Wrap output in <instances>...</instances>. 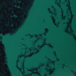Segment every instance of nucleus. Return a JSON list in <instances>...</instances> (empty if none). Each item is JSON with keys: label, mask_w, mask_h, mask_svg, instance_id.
Instances as JSON below:
<instances>
[{"label": "nucleus", "mask_w": 76, "mask_h": 76, "mask_svg": "<svg viewBox=\"0 0 76 76\" xmlns=\"http://www.w3.org/2000/svg\"><path fill=\"white\" fill-rule=\"evenodd\" d=\"M1 42H2V41H1Z\"/></svg>", "instance_id": "42"}, {"label": "nucleus", "mask_w": 76, "mask_h": 76, "mask_svg": "<svg viewBox=\"0 0 76 76\" xmlns=\"http://www.w3.org/2000/svg\"><path fill=\"white\" fill-rule=\"evenodd\" d=\"M16 66L17 67L18 69H19V67L18 66V64H17Z\"/></svg>", "instance_id": "10"}, {"label": "nucleus", "mask_w": 76, "mask_h": 76, "mask_svg": "<svg viewBox=\"0 0 76 76\" xmlns=\"http://www.w3.org/2000/svg\"><path fill=\"white\" fill-rule=\"evenodd\" d=\"M5 62H6V63H7V61H5Z\"/></svg>", "instance_id": "47"}, {"label": "nucleus", "mask_w": 76, "mask_h": 76, "mask_svg": "<svg viewBox=\"0 0 76 76\" xmlns=\"http://www.w3.org/2000/svg\"><path fill=\"white\" fill-rule=\"evenodd\" d=\"M1 15H2V16H4V15L3 14V13H2Z\"/></svg>", "instance_id": "23"}, {"label": "nucleus", "mask_w": 76, "mask_h": 76, "mask_svg": "<svg viewBox=\"0 0 76 76\" xmlns=\"http://www.w3.org/2000/svg\"><path fill=\"white\" fill-rule=\"evenodd\" d=\"M45 32H47V31H48V29L47 30V29H45Z\"/></svg>", "instance_id": "11"}, {"label": "nucleus", "mask_w": 76, "mask_h": 76, "mask_svg": "<svg viewBox=\"0 0 76 76\" xmlns=\"http://www.w3.org/2000/svg\"><path fill=\"white\" fill-rule=\"evenodd\" d=\"M56 1H57V0H56Z\"/></svg>", "instance_id": "54"}, {"label": "nucleus", "mask_w": 76, "mask_h": 76, "mask_svg": "<svg viewBox=\"0 0 76 76\" xmlns=\"http://www.w3.org/2000/svg\"><path fill=\"white\" fill-rule=\"evenodd\" d=\"M11 21H13V20H12Z\"/></svg>", "instance_id": "49"}, {"label": "nucleus", "mask_w": 76, "mask_h": 76, "mask_svg": "<svg viewBox=\"0 0 76 76\" xmlns=\"http://www.w3.org/2000/svg\"><path fill=\"white\" fill-rule=\"evenodd\" d=\"M52 18H53H53H54V17H52Z\"/></svg>", "instance_id": "45"}, {"label": "nucleus", "mask_w": 76, "mask_h": 76, "mask_svg": "<svg viewBox=\"0 0 76 76\" xmlns=\"http://www.w3.org/2000/svg\"><path fill=\"white\" fill-rule=\"evenodd\" d=\"M60 23V22H58V23Z\"/></svg>", "instance_id": "36"}, {"label": "nucleus", "mask_w": 76, "mask_h": 76, "mask_svg": "<svg viewBox=\"0 0 76 76\" xmlns=\"http://www.w3.org/2000/svg\"><path fill=\"white\" fill-rule=\"evenodd\" d=\"M32 54H33V53H31V54H29L28 55L26 56V57H31V56H32Z\"/></svg>", "instance_id": "2"}, {"label": "nucleus", "mask_w": 76, "mask_h": 76, "mask_svg": "<svg viewBox=\"0 0 76 76\" xmlns=\"http://www.w3.org/2000/svg\"><path fill=\"white\" fill-rule=\"evenodd\" d=\"M48 60H50V58L48 59Z\"/></svg>", "instance_id": "32"}, {"label": "nucleus", "mask_w": 76, "mask_h": 76, "mask_svg": "<svg viewBox=\"0 0 76 76\" xmlns=\"http://www.w3.org/2000/svg\"><path fill=\"white\" fill-rule=\"evenodd\" d=\"M57 60L58 61H59V59L57 58Z\"/></svg>", "instance_id": "21"}, {"label": "nucleus", "mask_w": 76, "mask_h": 76, "mask_svg": "<svg viewBox=\"0 0 76 76\" xmlns=\"http://www.w3.org/2000/svg\"><path fill=\"white\" fill-rule=\"evenodd\" d=\"M28 76H29V74H28Z\"/></svg>", "instance_id": "62"}, {"label": "nucleus", "mask_w": 76, "mask_h": 76, "mask_svg": "<svg viewBox=\"0 0 76 76\" xmlns=\"http://www.w3.org/2000/svg\"><path fill=\"white\" fill-rule=\"evenodd\" d=\"M48 10H49V11H50H50L51 10V9H50L48 8Z\"/></svg>", "instance_id": "8"}, {"label": "nucleus", "mask_w": 76, "mask_h": 76, "mask_svg": "<svg viewBox=\"0 0 76 76\" xmlns=\"http://www.w3.org/2000/svg\"><path fill=\"white\" fill-rule=\"evenodd\" d=\"M0 38V39H2V37H1Z\"/></svg>", "instance_id": "17"}, {"label": "nucleus", "mask_w": 76, "mask_h": 76, "mask_svg": "<svg viewBox=\"0 0 76 76\" xmlns=\"http://www.w3.org/2000/svg\"><path fill=\"white\" fill-rule=\"evenodd\" d=\"M58 6H59V7H61V5H59V4H58Z\"/></svg>", "instance_id": "13"}, {"label": "nucleus", "mask_w": 76, "mask_h": 76, "mask_svg": "<svg viewBox=\"0 0 76 76\" xmlns=\"http://www.w3.org/2000/svg\"><path fill=\"white\" fill-rule=\"evenodd\" d=\"M23 66H24V64H23Z\"/></svg>", "instance_id": "46"}, {"label": "nucleus", "mask_w": 76, "mask_h": 76, "mask_svg": "<svg viewBox=\"0 0 76 76\" xmlns=\"http://www.w3.org/2000/svg\"><path fill=\"white\" fill-rule=\"evenodd\" d=\"M7 70L8 71H9V70H10V69L8 68H7Z\"/></svg>", "instance_id": "5"}, {"label": "nucleus", "mask_w": 76, "mask_h": 76, "mask_svg": "<svg viewBox=\"0 0 76 76\" xmlns=\"http://www.w3.org/2000/svg\"><path fill=\"white\" fill-rule=\"evenodd\" d=\"M3 47H4V50H5V48H4V45H3Z\"/></svg>", "instance_id": "7"}, {"label": "nucleus", "mask_w": 76, "mask_h": 76, "mask_svg": "<svg viewBox=\"0 0 76 76\" xmlns=\"http://www.w3.org/2000/svg\"><path fill=\"white\" fill-rule=\"evenodd\" d=\"M65 1H67V0H65Z\"/></svg>", "instance_id": "26"}, {"label": "nucleus", "mask_w": 76, "mask_h": 76, "mask_svg": "<svg viewBox=\"0 0 76 76\" xmlns=\"http://www.w3.org/2000/svg\"><path fill=\"white\" fill-rule=\"evenodd\" d=\"M72 32H73V30H72Z\"/></svg>", "instance_id": "33"}, {"label": "nucleus", "mask_w": 76, "mask_h": 76, "mask_svg": "<svg viewBox=\"0 0 76 76\" xmlns=\"http://www.w3.org/2000/svg\"><path fill=\"white\" fill-rule=\"evenodd\" d=\"M38 74H39V76H41V75L40 74L38 73Z\"/></svg>", "instance_id": "19"}, {"label": "nucleus", "mask_w": 76, "mask_h": 76, "mask_svg": "<svg viewBox=\"0 0 76 76\" xmlns=\"http://www.w3.org/2000/svg\"><path fill=\"white\" fill-rule=\"evenodd\" d=\"M18 13H19V12H18Z\"/></svg>", "instance_id": "64"}, {"label": "nucleus", "mask_w": 76, "mask_h": 76, "mask_svg": "<svg viewBox=\"0 0 76 76\" xmlns=\"http://www.w3.org/2000/svg\"><path fill=\"white\" fill-rule=\"evenodd\" d=\"M3 3H4V4H5V2H4Z\"/></svg>", "instance_id": "37"}, {"label": "nucleus", "mask_w": 76, "mask_h": 76, "mask_svg": "<svg viewBox=\"0 0 76 76\" xmlns=\"http://www.w3.org/2000/svg\"><path fill=\"white\" fill-rule=\"evenodd\" d=\"M20 57H22V56H21V55H20Z\"/></svg>", "instance_id": "38"}, {"label": "nucleus", "mask_w": 76, "mask_h": 76, "mask_svg": "<svg viewBox=\"0 0 76 76\" xmlns=\"http://www.w3.org/2000/svg\"><path fill=\"white\" fill-rule=\"evenodd\" d=\"M32 2L31 3V5H30V6H32Z\"/></svg>", "instance_id": "12"}, {"label": "nucleus", "mask_w": 76, "mask_h": 76, "mask_svg": "<svg viewBox=\"0 0 76 76\" xmlns=\"http://www.w3.org/2000/svg\"><path fill=\"white\" fill-rule=\"evenodd\" d=\"M69 26H71V25H69Z\"/></svg>", "instance_id": "61"}, {"label": "nucleus", "mask_w": 76, "mask_h": 76, "mask_svg": "<svg viewBox=\"0 0 76 76\" xmlns=\"http://www.w3.org/2000/svg\"><path fill=\"white\" fill-rule=\"evenodd\" d=\"M44 42L43 43V45H42L41 46V47H43V46H44L45 45H47V44H46V43L45 42V40H44Z\"/></svg>", "instance_id": "3"}, {"label": "nucleus", "mask_w": 76, "mask_h": 76, "mask_svg": "<svg viewBox=\"0 0 76 76\" xmlns=\"http://www.w3.org/2000/svg\"><path fill=\"white\" fill-rule=\"evenodd\" d=\"M20 70H21V69H20Z\"/></svg>", "instance_id": "57"}, {"label": "nucleus", "mask_w": 76, "mask_h": 76, "mask_svg": "<svg viewBox=\"0 0 76 76\" xmlns=\"http://www.w3.org/2000/svg\"><path fill=\"white\" fill-rule=\"evenodd\" d=\"M16 29L17 30H18V29H19V28H18L17 27H16Z\"/></svg>", "instance_id": "14"}, {"label": "nucleus", "mask_w": 76, "mask_h": 76, "mask_svg": "<svg viewBox=\"0 0 76 76\" xmlns=\"http://www.w3.org/2000/svg\"><path fill=\"white\" fill-rule=\"evenodd\" d=\"M15 15H16V14H15Z\"/></svg>", "instance_id": "60"}, {"label": "nucleus", "mask_w": 76, "mask_h": 76, "mask_svg": "<svg viewBox=\"0 0 76 76\" xmlns=\"http://www.w3.org/2000/svg\"><path fill=\"white\" fill-rule=\"evenodd\" d=\"M15 18H16V16H15Z\"/></svg>", "instance_id": "53"}, {"label": "nucleus", "mask_w": 76, "mask_h": 76, "mask_svg": "<svg viewBox=\"0 0 76 76\" xmlns=\"http://www.w3.org/2000/svg\"><path fill=\"white\" fill-rule=\"evenodd\" d=\"M10 76H12V74H11V73H10Z\"/></svg>", "instance_id": "16"}, {"label": "nucleus", "mask_w": 76, "mask_h": 76, "mask_svg": "<svg viewBox=\"0 0 76 76\" xmlns=\"http://www.w3.org/2000/svg\"><path fill=\"white\" fill-rule=\"evenodd\" d=\"M50 47H52V48H53V47L52 46H51V45H50Z\"/></svg>", "instance_id": "25"}, {"label": "nucleus", "mask_w": 76, "mask_h": 76, "mask_svg": "<svg viewBox=\"0 0 76 76\" xmlns=\"http://www.w3.org/2000/svg\"><path fill=\"white\" fill-rule=\"evenodd\" d=\"M72 16H73V15H72Z\"/></svg>", "instance_id": "56"}, {"label": "nucleus", "mask_w": 76, "mask_h": 76, "mask_svg": "<svg viewBox=\"0 0 76 76\" xmlns=\"http://www.w3.org/2000/svg\"><path fill=\"white\" fill-rule=\"evenodd\" d=\"M60 9H61L62 11H63V9H62V8H61V7H60Z\"/></svg>", "instance_id": "9"}, {"label": "nucleus", "mask_w": 76, "mask_h": 76, "mask_svg": "<svg viewBox=\"0 0 76 76\" xmlns=\"http://www.w3.org/2000/svg\"><path fill=\"white\" fill-rule=\"evenodd\" d=\"M67 6H69V7L70 8V9H69L70 12V13L71 15H72V10H71V7H70V5H68Z\"/></svg>", "instance_id": "1"}, {"label": "nucleus", "mask_w": 76, "mask_h": 76, "mask_svg": "<svg viewBox=\"0 0 76 76\" xmlns=\"http://www.w3.org/2000/svg\"><path fill=\"white\" fill-rule=\"evenodd\" d=\"M36 73V72H35L34 73Z\"/></svg>", "instance_id": "50"}, {"label": "nucleus", "mask_w": 76, "mask_h": 76, "mask_svg": "<svg viewBox=\"0 0 76 76\" xmlns=\"http://www.w3.org/2000/svg\"><path fill=\"white\" fill-rule=\"evenodd\" d=\"M1 5L2 6H3V5L2 4H1Z\"/></svg>", "instance_id": "41"}, {"label": "nucleus", "mask_w": 76, "mask_h": 76, "mask_svg": "<svg viewBox=\"0 0 76 76\" xmlns=\"http://www.w3.org/2000/svg\"><path fill=\"white\" fill-rule=\"evenodd\" d=\"M53 64H54V61H53Z\"/></svg>", "instance_id": "24"}, {"label": "nucleus", "mask_w": 76, "mask_h": 76, "mask_svg": "<svg viewBox=\"0 0 76 76\" xmlns=\"http://www.w3.org/2000/svg\"><path fill=\"white\" fill-rule=\"evenodd\" d=\"M34 36L32 35V36H31V37H32V38H33V36Z\"/></svg>", "instance_id": "20"}, {"label": "nucleus", "mask_w": 76, "mask_h": 76, "mask_svg": "<svg viewBox=\"0 0 76 76\" xmlns=\"http://www.w3.org/2000/svg\"><path fill=\"white\" fill-rule=\"evenodd\" d=\"M1 31H2V29H1Z\"/></svg>", "instance_id": "35"}, {"label": "nucleus", "mask_w": 76, "mask_h": 76, "mask_svg": "<svg viewBox=\"0 0 76 76\" xmlns=\"http://www.w3.org/2000/svg\"><path fill=\"white\" fill-rule=\"evenodd\" d=\"M20 26H21V24H20L19 25V27H20Z\"/></svg>", "instance_id": "15"}, {"label": "nucleus", "mask_w": 76, "mask_h": 76, "mask_svg": "<svg viewBox=\"0 0 76 76\" xmlns=\"http://www.w3.org/2000/svg\"><path fill=\"white\" fill-rule=\"evenodd\" d=\"M4 11L5 13H7V11H6V10H5Z\"/></svg>", "instance_id": "6"}, {"label": "nucleus", "mask_w": 76, "mask_h": 76, "mask_svg": "<svg viewBox=\"0 0 76 76\" xmlns=\"http://www.w3.org/2000/svg\"><path fill=\"white\" fill-rule=\"evenodd\" d=\"M0 55H1V53H0Z\"/></svg>", "instance_id": "29"}, {"label": "nucleus", "mask_w": 76, "mask_h": 76, "mask_svg": "<svg viewBox=\"0 0 76 76\" xmlns=\"http://www.w3.org/2000/svg\"><path fill=\"white\" fill-rule=\"evenodd\" d=\"M5 64H6V63H5Z\"/></svg>", "instance_id": "55"}, {"label": "nucleus", "mask_w": 76, "mask_h": 76, "mask_svg": "<svg viewBox=\"0 0 76 76\" xmlns=\"http://www.w3.org/2000/svg\"><path fill=\"white\" fill-rule=\"evenodd\" d=\"M13 31H15V29H13Z\"/></svg>", "instance_id": "30"}, {"label": "nucleus", "mask_w": 76, "mask_h": 76, "mask_svg": "<svg viewBox=\"0 0 76 76\" xmlns=\"http://www.w3.org/2000/svg\"><path fill=\"white\" fill-rule=\"evenodd\" d=\"M3 54H4V55H5V53H3Z\"/></svg>", "instance_id": "22"}, {"label": "nucleus", "mask_w": 76, "mask_h": 76, "mask_svg": "<svg viewBox=\"0 0 76 76\" xmlns=\"http://www.w3.org/2000/svg\"><path fill=\"white\" fill-rule=\"evenodd\" d=\"M37 52H36V54H37Z\"/></svg>", "instance_id": "43"}, {"label": "nucleus", "mask_w": 76, "mask_h": 76, "mask_svg": "<svg viewBox=\"0 0 76 76\" xmlns=\"http://www.w3.org/2000/svg\"><path fill=\"white\" fill-rule=\"evenodd\" d=\"M42 65H43V66H44L45 65V64H42Z\"/></svg>", "instance_id": "27"}, {"label": "nucleus", "mask_w": 76, "mask_h": 76, "mask_svg": "<svg viewBox=\"0 0 76 76\" xmlns=\"http://www.w3.org/2000/svg\"><path fill=\"white\" fill-rule=\"evenodd\" d=\"M54 10H56V9H55Z\"/></svg>", "instance_id": "59"}, {"label": "nucleus", "mask_w": 76, "mask_h": 76, "mask_svg": "<svg viewBox=\"0 0 76 76\" xmlns=\"http://www.w3.org/2000/svg\"><path fill=\"white\" fill-rule=\"evenodd\" d=\"M37 70H38V69H37Z\"/></svg>", "instance_id": "52"}, {"label": "nucleus", "mask_w": 76, "mask_h": 76, "mask_svg": "<svg viewBox=\"0 0 76 76\" xmlns=\"http://www.w3.org/2000/svg\"><path fill=\"white\" fill-rule=\"evenodd\" d=\"M71 20H72V18H71Z\"/></svg>", "instance_id": "40"}, {"label": "nucleus", "mask_w": 76, "mask_h": 76, "mask_svg": "<svg viewBox=\"0 0 76 76\" xmlns=\"http://www.w3.org/2000/svg\"><path fill=\"white\" fill-rule=\"evenodd\" d=\"M7 26H8V25H7Z\"/></svg>", "instance_id": "58"}, {"label": "nucleus", "mask_w": 76, "mask_h": 76, "mask_svg": "<svg viewBox=\"0 0 76 76\" xmlns=\"http://www.w3.org/2000/svg\"><path fill=\"white\" fill-rule=\"evenodd\" d=\"M53 53H54V54H55V56H56V51H54L53 52Z\"/></svg>", "instance_id": "4"}, {"label": "nucleus", "mask_w": 76, "mask_h": 76, "mask_svg": "<svg viewBox=\"0 0 76 76\" xmlns=\"http://www.w3.org/2000/svg\"><path fill=\"white\" fill-rule=\"evenodd\" d=\"M52 7H53V8H54V7H53V6H52Z\"/></svg>", "instance_id": "31"}, {"label": "nucleus", "mask_w": 76, "mask_h": 76, "mask_svg": "<svg viewBox=\"0 0 76 76\" xmlns=\"http://www.w3.org/2000/svg\"><path fill=\"white\" fill-rule=\"evenodd\" d=\"M45 69H47V68H45Z\"/></svg>", "instance_id": "63"}, {"label": "nucleus", "mask_w": 76, "mask_h": 76, "mask_svg": "<svg viewBox=\"0 0 76 76\" xmlns=\"http://www.w3.org/2000/svg\"><path fill=\"white\" fill-rule=\"evenodd\" d=\"M4 72H5V71H4Z\"/></svg>", "instance_id": "51"}, {"label": "nucleus", "mask_w": 76, "mask_h": 76, "mask_svg": "<svg viewBox=\"0 0 76 76\" xmlns=\"http://www.w3.org/2000/svg\"><path fill=\"white\" fill-rule=\"evenodd\" d=\"M5 59H7V57H5Z\"/></svg>", "instance_id": "18"}, {"label": "nucleus", "mask_w": 76, "mask_h": 76, "mask_svg": "<svg viewBox=\"0 0 76 76\" xmlns=\"http://www.w3.org/2000/svg\"><path fill=\"white\" fill-rule=\"evenodd\" d=\"M24 45V46H26V45Z\"/></svg>", "instance_id": "34"}, {"label": "nucleus", "mask_w": 76, "mask_h": 76, "mask_svg": "<svg viewBox=\"0 0 76 76\" xmlns=\"http://www.w3.org/2000/svg\"><path fill=\"white\" fill-rule=\"evenodd\" d=\"M34 42H37V40H36V41H34Z\"/></svg>", "instance_id": "28"}, {"label": "nucleus", "mask_w": 76, "mask_h": 76, "mask_svg": "<svg viewBox=\"0 0 76 76\" xmlns=\"http://www.w3.org/2000/svg\"><path fill=\"white\" fill-rule=\"evenodd\" d=\"M33 45H35V44L34 43V44H33Z\"/></svg>", "instance_id": "44"}, {"label": "nucleus", "mask_w": 76, "mask_h": 76, "mask_svg": "<svg viewBox=\"0 0 76 76\" xmlns=\"http://www.w3.org/2000/svg\"><path fill=\"white\" fill-rule=\"evenodd\" d=\"M67 30H68V29H66V31H67Z\"/></svg>", "instance_id": "39"}, {"label": "nucleus", "mask_w": 76, "mask_h": 76, "mask_svg": "<svg viewBox=\"0 0 76 76\" xmlns=\"http://www.w3.org/2000/svg\"><path fill=\"white\" fill-rule=\"evenodd\" d=\"M30 70H31L30 69H29V71H30Z\"/></svg>", "instance_id": "48"}]
</instances>
